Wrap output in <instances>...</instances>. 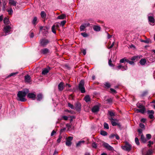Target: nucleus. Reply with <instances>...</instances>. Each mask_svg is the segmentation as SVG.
<instances>
[{"label":"nucleus","instance_id":"1","mask_svg":"<svg viewBox=\"0 0 155 155\" xmlns=\"http://www.w3.org/2000/svg\"><path fill=\"white\" fill-rule=\"evenodd\" d=\"M29 92V90L28 89H26L24 91H19L17 94V100L21 102L25 101L27 100L25 97Z\"/></svg>","mask_w":155,"mask_h":155},{"label":"nucleus","instance_id":"2","mask_svg":"<svg viewBox=\"0 0 155 155\" xmlns=\"http://www.w3.org/2000/svg\"><path fill=\"white\" fill-rule=\"evenodd\" d=\"M78 89L81 93H84L85 92L84 87V81L83 80H81L79 84Z\"/></svg>","mask_w":155,"mask_h":155},{"label":"nucleus","instance_id":"3","mask_svg":"<svg viewBox=\"0 0 155 155\" xmlns=\"http://www.w3.org/2000/svg\"><path fill=\"white\" fill-rule=\"evenodd\" d=\"M40 45L43 47L45 46L49 43V40L45 38L40 40Z\"/></svg>","mask_w":155,"mask_h":155},{"label":"nucleus","instance_id":"4","mask_svg":"<svg viewBox=\"0 0 155 155\" xmlns=\"http://www.w3.org/2000/svg\"><path fill=\"white\" fill-rule=\"evenodd\" d=\"M108 119L110 121L111 124L113 126H116L117 125L118 120L117 119L109 117Z\"/></svg>","mask_w":155,"mask_h":155},{"label":"nucleus","instance_id":"5","mask_svg":"<svg viewBox=\"0 0 155 155\" xmlns=\"http://www.w3.org/2000/svg\"><path fill=\"white\" fill-rule=\"evenodd\" d=\"M103 145L104 147L109 150L111 151L114 150V148L107 143L104 142L103 143Z\"/></svg>","mask_w":155,"mask_h":155},{"label":"nucleus","instance_id":"6","mask_svg":"<svg viewBox=\"0 0 155 155\" xmlns=\"http://www.w3.org/2000/svg\"><path fill=\"white\" fill-rule=\"evenodd\" d=\"M73 139V137H68L66 139V141L65 143L66 145L68 147L70 146L71 144V141Z\"/></svg>","mask_w":155,"mask_h":155},{"label":"nucleus","instance_id":"7","mask_svg":"<svg viewBox=\"0 0 155 155\" xmlns=\"http://www.w3.org/2000/svg\"><path fill=\"white\" fill-rule=\"evenodd\" d=\"M89 23H83L82 24L80 27V31H84L85 28L89 26Z\"/></svg>","mask_w":155,"mask_h":155},{"label":"nucleus","instance_id":"8","mask_svg":"<svg viewBox=\"0 0 155 155\" xmlns=\"http://www.w3.org/2000/svg\"><path fill=\"white\" fill-rule=\"evenodd\" d=\"M122 149L127 151H130L131 149V146L129 144H126L125 146L122 147Z\"/></svg>","mask_w":155,"mask_h":155},{"label":"nucleus","instance_id":"9","mask_svg":"<svg viewBox=\"0 0 155 155\" xmlns=\"http://www.w3.org/2000/svg\"><path fill=\"white\" fill-rule=\"evenodd\" d=\"M11 30V28L9 25H6L4 28V31L6 34H9Z\"/></svg>","mask_w":155,"mask_h":155},{"label":"nucleus","instance_id":"10","mask_svg":"<svg viewBox=\"0 0 155 155\" xmlns=\"http://www.w3.org/2000/svg\"><path fill=\"white\" fill-rule=\"evenodd\" d=\"M36 94L33 93H29L27 95V97L32 100H35L36 98Z\"/></svg>","mask_w":155,"mask_h":155},{"label":"nucleus","instance_id":"11","mask_svg":"<svg viewBox=\"0 0 155 155\" xmlns=\"http://www.w3.org/2000/svg\"><path fill=\"white\" fill-rule=\"evenodd\" d=\"M147 114H149V117L152 119L154 118L153 115L154 114V111L153 110H148L147 111Z\"/></svg>","mask_w":155,"mask_h":155},{"label":"nucleus","instance_id":"12","mask_svg":"<svg viewBox=\"0 0 155 155\" xmlns=\"http://www.w3.org/2000/svg\"><path fill=\"white\" fill-rule=\"evenodd\" d=\"M99 110V107L97 105H95L92 109V111L93 113H96L98 112Z\"/></svg>","mask_w":155,"mask_h":155},{"label":"nucleus","instance_id":"13","mask_svg":"<svg viewBox=\"0 0 155 155\" xmlns=\"http://www.w3.org/2000/svg\"><path fill=\"white\" fill-rule=\"evenodd\" d=\"M64 83L62 82H60L58 84V88L59 91H61L63 90L64 87Z\"/></svg>","mask_w":155,"mask_h":155},{"label":"nucleus","instance_id":"14","mask_svg":"<svg viewBox=\"0 0 155 155\" xmlns=\"http://www.w3.org/2000/svg\"><path fill=\"white\" fill-rule=\"evenodd\" d=\"M153 151V150L150 149L147 151L146 152L143 153V155H152Z\"/></svg>","mask_w":155,"mask_h":155},{"label":"nucleus","instance_id":"15","mask_svg":"<svg viewBox=\"0 0 155 155\" xmlns=\"http://www.w3.org/2000/svg\"><path fill=\"white\" fill-rule=\"evenodd\" d=\"M50 70V68L48 67L47 68H44L42 71V74L45 75L47 74Z\"/></svg>","mask_w":155,"mask_h":155},{"label":"nucleus","instance_id":"16","mask_svg":"<svg viewBox=\"0 0 155 155\" xmlns=\"http://www.w3.org/2000/svg\"><path fill=\"white\" fill-rule=\"evenodd\" d=\"M148 19L149 20V21L150 22V25H152L150 24V23H154V19L153 17L151 15L148 16Z\"/></svg>","mask_w":155,"mask_h":155},{"label":"nucleus","instance_id":"17","mask_svg":"<svg viewBox=\"0 0 155 155\" xmlns=\"http://www.w3.org/2000/svg\"><path fill=\"white\" fill-rule=\"evenodd\" d=\"M41 52L43 54H46L49 52V50L48 49L45 48L41 49Z\"/></svg>","mask_w":155,"mask_h":155},{"label":"nucleus","instance_id":"18","mask_svg":"<svg viewBox=\"0 0 155 155\" xmlns=\"http://www.w3.org/2000/svg\"><path fill=\"white\" fill-rule=\"evenodd\" d=\"M25 81L26 82H30L31 81V77L28 75H27L25 77Z\"/></svg>","mask_w":155,"mask_h":155},{"label":"nucleus","instance_id":"19","mask_svg":"<svg viewBox=\"0 0 155 155\" xmlns=\"http://www.w3.org/2000/svg\"><path fill=\"white\" fill-rule=\"evenodd\" d=\"M75 109L79 111L81 108V105L79 103H77L75 104Z\"/></svg>","mask_w":155,"mask_h":155},{"label":"nucleus","instance_id":"20","mask_svg":"<svg viewBox=\"0 0 155 155\" xmlns=\"http://www.w3.org/2000/svg\"><path fill=\"white\" fill-rule=\"evenodd\" d=\"M145 108H141L140 109H136L135 111L137 113L140 112L142 114H143L145 111Z\"/></svg>","mask_w":155,"mask_h":155},{"label":"nucleus","instance_id":"21","mask_svg":"<svg viewBox=\"0 0 155 155\" xmlns=\"http://www.w3.org/2000/svg\"><path fill=\"white\" fill-rule=\"evenodd\" d=\"M17 3V2L14 0H9V4L11 5L15 6Z\"/></svg>","mask_w":155,"mask_h":155},{"label":"nucleus","instance_id":"22","mask_svg":"<svg viewBox=\"0 0 155 155\" xmlns=\"http://www.w3.org/2000/svg\"><path fill=\"white\" fill-rule=\"evenodd\" d=\"M93 29L96 31H100L101 27L98 26L94 25L93 26Z\"/></svg>","mask_w":155,"mask_h":155},{"label":"nucleus","instance_id":"23","mask_svg":"<svg viewBox=\"0 0 155 155\" xmlns=\"http://www.w3.org/2000/svg\"><path fill=\"white\" fill-rule=\"evenodd\" d=\"M140 63L142 65H144L146 63V60L144 58L142 59L140 61Z\"/></svg>","mask_w":155,"mask_h":155},{"label":"nucleus","instance_id":"24","mask_svg":"<svg viewBox=\"0 0 155 155\" xmlns=\"http://www.w3.org/2000/svg\"><path fill=\"white\" fill-rule=\"evenodd\" d=\"M84 99L85 101L87 102L90 101L91 100L90 97L89 95H88L85 96L84 98Z\"/></svg>","mask_w":155,"mask_h":155},{"label":"nucleus","instance_id":"25","mask_svg":"<svg viewBox=\"0 0 155 155\" xmlns=\"http://www.w3.org/2000/svg\"><path fill=\"white\" fill-rule=\"evenodd\" d=\"M66 15L64 14H62L60 15L59 16L57 17V19H63L65 18L66 17Z\"/></svg>","mask_w":155,"mask_h":155},{"label":"nucleus","instance_id":"26","mask_svg":"<svg viewBox=\"0 0 155 155\" xmlns=\"http://www.w3.org/2000/svg\"><path fill=\"white\" fill-rule=\"evenodd\" d=\"M108 114L110 116L109 117H112V118H114V117L115 116V113L111 111H109Z\"/></svg>","mask_w":155,"mask_h":155},{"label":"nucleus","instance_id":"27","mask_svg":"<svg viewBox=\"0 0 155 155\" xmlns=\"http://www.w3.org/2000/svg\"><path fill=\"white\" fill-rule=\"evenodd\" d=\"M41 17L43 18H45L46 16L45 13L44 11H42L41 12Z\"/></svg>","mask_w":155,"mask_h":155},{"label":"nucleus","instance_id":"28","mask_svg":"<svg viewBox=\"0 0 155 155\" xmlns=\"http://www.w3.org/2000/svg\"><path fill=\"white\" fill-rule=\"evenodd\" d=\"M42 98V95L41 94H39L37 96V100L40 101Z\"/></svg>","mask_w":155,"mask_h":155},{"label":"nucleus","instance_id":"29","mask_svg":"<svg viewBox=\"0 0 155 155\" xmlns=\"http://www.w3.org/2000/svg\"><path fill=\"white\" fill-rule=\"evenodd\" d=\"M100 134L101 135L103 136H106L107 134V133L106 131L104 130L101 131L100 132Z\"/></svg>","mask_w":155,"mask_h":155},{"label":"nucleus","instance_id":"30","mask_svg":"<svg viewBox=\"0 0 155 155\" xmlns=\"http://www.w3.org/2000/svg\"><path fill=\"white\" fill-rule=\"evenodd\" d=\"M141 140L143 143H145L147 141L146 139L143 134H142L141 135Z\"/></svg>","mask_w":155,"mask_h":155},{"label":"nucleus","instance_id":"31","mask_svg":"<svg viewBox=\"0 0 155 155\" xmlns=\"http://www.w3.org/2000/svg\"><path fill=\"white\" fill-rule=\"evenodd\" d=\"M137 107L140 109L145 108L144 106L140 103H137Z\"/></svg>","mask_w":155,"mask_h":155},{"label":"nucleus","instance_id":"32","mask_svg":"<svg viewBox=\"0 0 155 155\" xmlns=\"http://www.w3.org/2000/svg\"><path fill=\"white\" fill-rule=\"evenodd\" d=\"M37 20V18L36 17L34 18L33 19L32 21V23L33 24L36 25V22Z\"/></svg>","mask_w":155,"mask_h":155},{"label":"nucleus","instance_id":"33","mask_svg":"<svg viewBox=\"0 0 155 155\" xmlns=\"http://www.w3.org/2000/svg\"><path fill=\"white\" fill-rule=\"evenodd\" d=\"M51 30L52 32L54 33L55 34L56 33V26L55 25H53L51 28Z\"/></svg>","mask_w":155,"mask_h":155},{"label":"nucleus","instance_id":"34","mask_svg":"<svg viewBox=\"0 0 155 155\" xmlns=\"http://www.w3.org/2000/svg\"><path fill=\"white\" fill-rule=\"evenodd\" d=\"M84 143V140L80 141H79L77 144V147L80 146L81 143Z\"/></svg>","mask_w":155,"mask_h":155},{"label":"nucleus","instance_id":"35","mask_svg":"<svg viewBox=\"0 0 155 155\" xmlns=\"http://www.w3.org/2000/svg\"><path fill=\"white\" fill-rule=\"evenodd\" d=\"M18 73V72H14L10 74L7 77V78H8L12 76H15Z\"/></svg>","mask_w":155,"mask_h":155},{"label":"nucleus","instance_id":"36","mask_svg":"<svg viewBox=\"0 0 155 155\" xmlns=\"http://www.w3.org/2000/svg\"><path fill=\"white\" fill-rule=\"evenodd\" d=\"M4 23L5 24H8L9 22V19L5 17L4 19Z\"/></svg>","mask_w":155,"mask_h":155},{"label":"nucleus","instance_id":"37","mask_svg":"<svg viewBox=\"0 0 155 155\" xmlns=\"http://www.w3.org/2000/svg\"><path fill=\"white\" fill-rule=\"evenodd\" d=\"M62 137L61 135V134L59 135L58 137V138L57 140V142L58 143H59L60 142L61 140Z\"/></svg>","mask_w":155,"mask_h":155},{"label":"nucleus","instance_id":"38","mask_svg":"<svg viewBox=\"0 0 155 155\" xmlns=\"http://www.w3.org/2000/svg\"><path fill=\"white\" fill-rule=\"evenodd\" d=\"M104 128L105 129H108L109 128V126L106 123H104Z\"/></svg>","mask_w":155,"mask_h":155},{"label":"nucleus","instance_id":"39","mask_svg":"<svg viewBox=\"0 0 155 155\" xmlns=\"http://www.w3.org/2000/svg\"><path fill=\"white\" fill-rule=\"evenodd\" d=\"M7 12L8 13V14L9 15H11L13 13V11L12 8H11L9 10H7Z\"/></svg>","mask_w":155,"mask_h":155},{"label":"nucleus","instance_id":"40","mask_svg":"<svg viewBox=\"0 0 155 155\" xmlns=\"http://www.w3.org/2000/svg\"><path fill=\"white\" fill-rule=\"evenodd\" d=\"M127 67L126 66H123L122 65V67L121 70L123 71L127 70Z\"/></svg>","mask_w":155,"mask_h":155},{"label":"nucleus","instance_id":"41","mask_svg":"<svg viewBox=\"0 0 155 155\" xmlns=\"http://www.w3.org/2000/svg\"><path fill=\"white\" fill-rule=\"evenodd\" d=\"M135 142L136 143V144L138 145H139L140 144V143L139 141V140L138 138L137 137L135 138Z\"/></svg>","mask_w":155,"mask_h":155},{"label":"nucleus","instance_id":"42","mask_svg":"<svg viewBox=\"0 0 155 155\" xmlns=\"http://www.w3.org/2000/svg\"><path fill=\"white\" fill-rule=\"evenodd\" d=\"M92 146L93 148H96L97 147V143L95 142H93L92 144Z\"/></svg>","mask_w":155,"mask_h":155},{"label":"nucleus","instance_id":"43","mask_svg":"<svg viewBox=\"0 0 155 155\" xmlns=\"http://www.w3.org/2000/svg\"><path fill=\"white\" fill-rule=\"evenodd\" d=\"M68 106L72 109H74V107L73 105L70 103H68Z\"/></svg>","mask_w":155,"mask_h":155},{"label":"nucleus","instance_id":"44","mask_svg":"<svg viewBox=\"0 0 155 155\" xmlns=\"http://www.w3.org/2000/svg\"><path fill=\"white\" fill-rule=\"evenodd\" d=\"M126 62L131 65H134V62L133 61H131L127 59Z\"/></svg>","mask_w":155,"mask_h":155},{"label":"nucleus","instance_id":"45","mask_svg":"<svg viewBox=\"0 0 155 155\" xmlns=\"http://www.w3.org/2000/svg\"><path fill=\"white\" fill-rule=\"evenodd\" d=\"M81 35L84 37H86L88 36L87 34L85 32L81 33Z\"/></svg>","mask_w":155,"mask_h":155},{"label":"nucleus","instance_id":"46","mask_svg":"<svg viewBox=\"0 0 155 155\" xmlns=\"http://www.w3.org/2000/svg\"><path fill=\"white\" fill-rule=\"evenodd\" d=\"M68 117H67L66 116H62V118L65 120H68Z\"/></svg>","mask_w":155,"mask_h":155},{"label":"nucleus","instance_id":"47","mask_svg":"<svg viewBox=\"0 0 155 155\" xmlns=\"http://www.w3.org/2000/svg\"><path fill=\"white\" fill-rule=\"evenodd\" d=\"M146 137L147 139L149 140L151 138V136L150 134H147L146 135Z\"/></svg>","mask_w":155,"mask_h":155},{"label":"nucleus","instance_id":"48","mask_svg":"<svg viewBox=\"0 0 155 155\" xmlns=\"http://www.w3.org/2000/svg\"><path fill=\"white\" fill-rule=\"evenodd\" d=\"M127 61L126 59L123 58V59H121L120 60V63H123L124 61Z\"/></svg>","mask_w":155,"mask_h":155},{"label":"nucleus","instance_id":"49","mask_svg":"<svg viewBox=\"0 0 155 155\" xmlns=\"http://www.w3.org/2000/svg\"><path fill=\"white\" fill-rule=\"evenodd\" d=\"M66 22V21H63L61 22L60 25L62 26H64Z\"/></svg>","mask_w":155,"mask_h":155},{"label":"nucleus","instance_id":"50","mask_svg":"<svg viewBox=\"0 0 155 155\" xmlns=\"http://www.w3.org/2000/svg\"><path fill=\"white\" fill-rule=\"evenodd\" d=\"M148 93V92L147 91H144L142 94H141V96L142 97H143L147 95Z\"/></svg>","mask_w":155,"mask_h":155},{"label":"nucleus","instance_id":"51","mask_svg":"<svg viewBox=\"0 0 155 155\" xmlns=\"http://www.w3.org/2000/svg\"><path fill=\"white\" fill-rule=\"evenodd\" d=\"M139 126H140V127L142 128H145L144 125L143 124L140 123L139 124Z\"/></svg>","mask_w":155,"mask_h":155},{"label":"nucleus","instance_id":"52","mask_svg":"<svg viewBox=\"0 0 155 155\" xmlns=\"http://www.w3.org/2000/svg\"><path fill=\"white\" fill-rule=\"evenodd\" d=\"M107 101L109 103H111L112 101V100L111 98H110L108 99L107 100Z\"/></svg>","mask_w":155,"mask_h":155},{"label":"nucleus","instance_id":"53","mask_svg":"<svg viewBox=\"0 0 155 155\" xmlns=\"http://www.w3.org/2000/svg\"><path fill=\"white\" fill-rule=\"evenodd\" d=\"M105 86L109 88L110 87V85L108 83H106L105 84Z\"/></svg>","mask_w":155,"mask_h":155},{"label":"nucleus","instance_id":"54","mask_svg":"<svg viewBox=\"0 0 155 155\" xmlns=\"http://www.w3.org/2000/svg\"><path fill=\"white\" fill-rule=\"evenodd\" d=\"M153 144V142L152 141H150L149 142V143L148 144V146L149 147H150L151 146V145Z\"/></svg>","mask_w":155,"mask_h":155},{"label":"nucleus","instance_id":"55","mask_svg":"<svg viewBox=\"0 0 155 155\" xmlns=\"http://www.w3.org/2000/svg\"><path fill=\"white\" fill-rule=\"evenodd\" d=\"M114 43H115V42L114 41L113 42V43H112V45H111V46L110 47H108V49H110L111 48H112L114 45Z\"/></svg>","mask_w":155,"mask_h":155},{"label":"nucleus","instance_id":"56","mask_svg":"<svg viewBox=\"0 0 155 155\" xmlns=\"http://www.w3.org/2000/svg\"><path fill=\"white\" fill-rule=\"evenodd\" d=\"M110 91L113 93H116V91L113 88L110 89Z\"/></svg>","mask_w":155,"mask_h":155},{"label":"nucleus","instance_id":"57","mask_svg":"<svg viewBox=\"0 0 155 155\" xmlns=\"http://www.w3.org/2000/svg\"><path fill=\"white\" fill-rule=\"evenodd\" d=\"M140 41L141 42H144V43H149V41H147V40H143L142 39H140Z\"/></svg>","mask_w":155,"mask_h":155},{"label":"nucleus","instance_id":"58","mask_svg":"<svg viewBox=\"0 0 155 155\" xmlns=\"http://www.w3.org/2000/svg\"><path fill=\"white\" fill-rule=\"evenodd\" d=\"M138 132L140 134H142V130L141 129H139L138 130Z\"/></svg>","mask_w":155,"mask_h":155},{"label":"nucleus","instance_id":"59","mask_svg":"<svg viewBox=\"0 0 155 155\" xmlns=\"http://www.w3.org/2000/svg\"><path fill=\"white\" fill-rule=\"evenodd\" d=\"M115 135L114 134H112L109 136V137L110 138H113L114 137H115Z\"/></svg>","mask_w":155,"mask_h":155},{"label":"nucleus","instance_id":"60","mask_svg":"<svg viewBox=\"0 0 155 155\" xmlns=\"http://www.w3.org/2000/svg\"><path fill=\"white\" fill-rule=\"evenodd\" d=\"M121 67H122V65H121V64H120V65H118V66H117V68L118 70L119 69H121Z\"/></svg>","mask_w":155,"mask_h":155},{"label":"nucleus","instance_id":"61","mask_svg":"<svg viewBox=\"0 0 155 155\" xmlns=\"http://www.w3.org/2000/svg\"><path fill=\"white\" fill-rule=\"evenodd\" d=\"M71 125L69 124H66V127L68 128V129H69L71 127Z\"/></svg>","mask_w":155,"mask_h":155},{"label":"nucleus","instance_id":"62","mask_svg":"<svg viewBox=\"0 0 155 155\" xmlns=\"http://www.w3.org/2000/svg\"><path fill=\"white\" fill-rule=\"evenodd\" d=\"M55 133V131L54 130H53L51 134V136H53Z\"/></svg>","mask_w":155,"mask_h":155},{"label":"nucleus","instance_id":"63","mask_svg":"<svg viewBox=\"0 0 155 155\" xmlns=\"http://www.w3.org/2000/svg\"><path fill=\"white\" fill-rule=\"evenodd\" d=\"M108 64L110 66H113V64L111 63V61L110 60L109 61Z\"/></svg>","mask_w":155,"mask_h":155},{"label":"nucleus","instance_id":"64","mask_svg":"<svg viewBox=\"0 0 155 155\" xmlns=\"http://www.w3.org/2000/svg\"><path fill=\"white\" fill-rule=\"evenodd\" d=\"M146 119L143 118L141 119L140 121L142 122H143V123H145L146 121Z\"/></svg>","mask_w":155,"mask_h":155}]
</instances>
